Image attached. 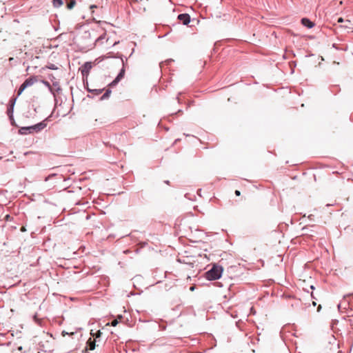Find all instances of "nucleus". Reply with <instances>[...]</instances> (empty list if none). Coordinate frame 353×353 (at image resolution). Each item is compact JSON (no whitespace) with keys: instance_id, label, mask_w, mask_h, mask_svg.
<instances>
[{"instance_id":"9b49d317","label":"nucleus","mask_w":353,"mask_h":353,"mask_svg":"<svg viewBox=\"0 0 353 353\" xmlns=\"http://www.w3.org/2000/svg\"><path fill=\"white\" fill-rule=\"evenodd\" d=\"M75 5H76L75 0H70V2L67 3V8L70 10V9H72Z\"/></svg>"},{"instance_id":"b1692460","label":"nucleus","mask_w":353,"mask_h":353,"mask_svg":"<svg viewBox=\"0 0 353 353\" xmlns=\"http://www.w3.org/2000/svg\"><path fill=\"white\" fill-rule=\"evenodd\" d=\"M94 7V8H96V6H91V8H93Z\"/></svg>"},{"instance_id":"f3484780","label":"nucleus","mask_w":353,"mask_h":353,"mask_svg":"<svg viewBox=\"0 0 353 353\" xmlns=\"http://www.w3.org/2000/svg\"><path fill=\"white\" fill-rule=\"evenodd\" d=\"M66 334H68V332H65V331H63V332H62V335H63V336H65Z\"/></svg>"},{"instance_id":"f257e3e1","label":"nucleus","mask_w":353,"mask_h":353,"mask_svg":"<svg viewBox=\"0 0 353 353\" xmlns=\"http://www.w3.org/2000/svg\"><path fill=\"white\" fill-rule=\"evenodd\" d=\"M223 268L217 264H213L210 270L205 273V277L209 281L216 280L221 278Z\"/></svg>"},{"instance_id":"a211bd4d","label":"nucleus","mask_w":353,"mask_h":353,"mask_svg":"<svg viewBox=\"0 0 353 353\" xmlns=\"http://www.w3.org/2000/svg\"><path fill=\"white\" fill-rule=\"evenodd\" d=\"M321 309V305H319L318 308H317V311L319 312Z\"/></svg>"},{"instance_id":"1a4fd4ad","label":"nucleus","mask_w":353,"mask_h":353,"mask_svg":"<svg viewBox=\"0 0 353 353\" xmlns=\"http://www.w3.org/2000/svg\"><path fill=\"white\" fill-rule=\"evenodd\" d=\"M53 6L55 8H59L63 4V0H52Z\"/></svg>"},{"instance_id":"7ed1b4c3","label":"nucleus","mask_w":353,"mask_h":353,"mask_svg":"<svg viewBox=\"0 0 353 353\" xmlns=\"http://www.w3.org/2000/svg\"><path fill=\"white\" fill-rule=\"evenodd\" d=\"M37 82V78L34 77H30L27 79L20 86L19 90H18V95L21 94V93L23 92V90L30 86H32L34 83Z\"/></svg>"},{"instance_id":"0eeeda50","label":"nucleus","mask_w":353,"mask_h":353,"mask_svg":"<svg viewBox=\"0 0 353 353\" xmlns=\"http://www.w3.org/2000/svg\"><path fill=\"white\" fill-rule=\"evenodd\" d=\"M301 23L304 26H306L308 28H312L314 26V23L313 22H312L310 19H307V18H303L301 19Z\"/></svg>"},{"instance_id":"4be33fe9","label":"nucleus","mask_w":353,"mask_h":353,"mask_svg":"<svg viewBox=\"0 0 353 353\" xmlns=\"http://www.w3.org/2000/svg\"><path fill=\"white\" fill-rule=\"evenodd\" d=\"M312 304H313V305H316V303L315 301H313Z\"/></svg>"},{"instance_id":"dca6fc26","label":"nucleus","mask_w":353,"mask_h":353,"mask_svg":"<svg viewBox=\"0 0 353 353\" xmlns=\"http://www.w3.org/2000/svg\"><path fill=\"white\" fill-rule=\"evenodd\" d=\"M26 230V228L24 226H22L21 228V232H25Z\"/></svg>"},{"instance_id":"423d86ee","label":"nucleus","mask_w":353,"mask_h":353,"mask_svg":"<svg viewBox=\"0 0 353 353\" xmlns=\"http://www.w3.org/2000/svg\"><path fill=\"white\" fill-rule=\"evenodd\" d=\"M125 74V69L122 68L116 79L110 83V86L115 85L121 79H122Z\"/></svg>"},{"instance_id":"ddd939ff","label":"nucleus","mask_w":353,"mask_h":353,"mask_svg":"<svg viewBox=\"0 0 353 353\" xmlns=\"http://www.w3.org/2000/svg\"><path fill=\"white\" fill-rule=\"evenodd\" d=\"M337 21L339 23H342V22H343V19L342 17H340V18L338 19Z\"/></svg>"},{"instance_id":"2eb2a0df","label":"nucleus","mask_w":353,"mask_h":353,"mask_svg":"<svg viewBox=\"0 0 353 353\" xmlns=\"http://www.w3.org/2000/svg\"><path fill=\"white\" fill-rule=\"evenodd\" d=\"M101 331L99 330L96 334V337H99L101 336Z\"/></svg>"},{"instance_id":"6e6552de","label":"nucleus","mask_w":353,"mask_h":353,"mask_svg":"<svg viewBox=\"0 0 353 353\" xmlns=\"http://www.w3.org/2000/svg\"><path fill=\"white\" fill-rule=\"evenodd\" d=\"M105 36H106V34L105 33H103V34H101L97 40H96V42L95 43L96 44H103V40L105 39Z\"/></svg>"},{"instance_id":"412c9836","label":"nucleus","mask_w":353,"mask_h":353,"mask_svg":"<svg viewBox=\"0 0 353 353\" xmlns=\"http://www.w3.org/2000/svg\"><path fill=\"white\" fill-rule=\"evenodd\" d=\"M311 296L313 298V299H315L314 296H313V293L312 292L311 294Z\"/></svg>"},{"instance_id":"6ab92c4d","label":"nucleus","mask_w":353,"mask_h":353,"mask_svg":"<svg viewBox=\"0 0 353 353\" xmlns=\"http://www.w3.org/2000/svg\"><path fill=\"white\" fill-rule=\"evenodd\" d=\"M194 288H195V287H194V286H192V287H190V290L191 291H193V290H194Z\"/></svg>"},{"instance_id":"5701e85b","label":"nucleus","mask_w":353,"mask_h":353,"mask_svg":"<svg viewBox=\"0 0 353 353\" xmlns=\"http://www.w3.org/2000/svg\"><path fill=\"white\" fill-rule=\"evenodd\" d=\"M310 288L313 290V289H314V286H313V285H311V286H310Z\"/></svg>"},{"instance_id":"f8f14e48","label":"nucleus","mask_w":353,"mask_h":353,"mask_svg":"<svg viewBox=\"0 0 353 353\" xmlns=\"http://www.w3.org/2000/svg\"><path fill=\"white\" fill-rule=\"evenodd\" d=\"M118 323H119L118 319H114V320H113V321H112V323H111V325H112V326H116V325L118 324Z\"/></svg>"},{"instance_id":"20e7f679","label":"nucleus","mask_w":353,"mask_h":353,"mask_svg":"<svg viewBox=\"0 0 353 353\" xmlns=\"http://www.w3.org/2000/svg\"><path fill=\"white\" fill-rule=\"evenodd\" d=\"M178 19L183 25H188L190 21V17L188 14H180L178 16Z\"/></svg>"},{"instance_id":"aec40b11","label":"nucleus","mask_w":353,"mask_h":353,"mask_svg":"<svg viewBox=\"0 0 353 353\" xmlns=\"http://www.w3.org/2000/svg\"><path fill=\"white\" fill-rule=\"evenodd\" d=\"M122 318H123V317H122V316H121V315H119V316H118V319H121Z\"/></svg>"},{"instance_id":"4468645a","label":"nucleus","mask_w":353,"mask_h":353,"mask_svg":"<svg viewBox=\"0 0 353 353\" xmlns=\"http://www.w3.org/2000/svg\"><path fill=\"white\" fill-rule=\"evenodd\" d=\"M235 194H236V196H240V195H241V192H240V191H239V190H236V191H235Z\"/></svg>"},{"instance_id":"9d476101","label":"nucleus","mask_w":353,"mask_h":353,"mask_svg":"<svg viewBox=\"0 0 353 353\" xmlns=\"http://www.w3.org/2000/svg\"><path fill=\"white\" fill-rule=\"evenodd\" d=\"M89 349L90 350H93L95 348V342L94 341H92L91 339H90L88 341Z\"/></svg>"},{"instance_id":"39448f33","label":"nucleus","mask_w":353,"mask_h":353,"mask_svg":"<svg viewBox=\"0 0 353 353\" xmlns=\"http://www.w3.org/2000/svg\"><path fill=\"white\" fill-rule=\"evenodd\" d=\"M92 68V64L91 62L85 63L81 68V73L83 76L88 75Z\"/></svg>"},{"instance_id":"f03ea898","label":"nucleus","mask_w":353,"mask_h":353,"mask_svg":"<svg viewBox=\"0 0 353 353\" xmlns=\"http://www.w3.org/2000/svg\"><path fill=\"white\" fill-rule=\"evenodd\" d=\"M46 121H43L36 125L28 126V127H21L19 129V133L21 134H28L34 132H38L45 128L46 127Z\"/></svg>"}]
</instances>
